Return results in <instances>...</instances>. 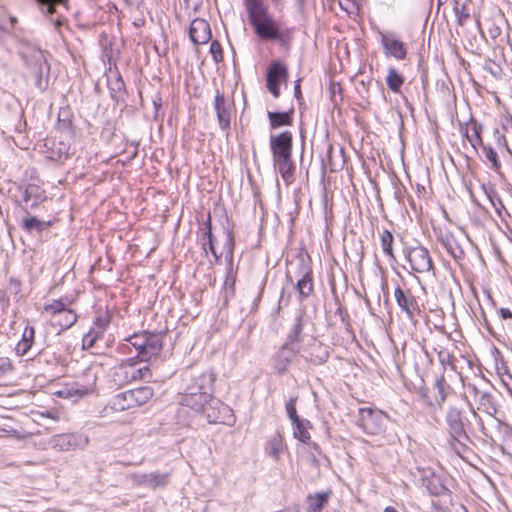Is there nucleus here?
Segmentation results:
<instances>
[{
    "label": "nucleus",
    "mask_w": 512,
    "mask_h": 512,
    "mask_svg": "<svg viewBox=\"0 0 512 512\" xmlns=\"http://www.w3.org/2000/svg\"><path fill=\"white\" fill-rule=\"evenodd\" d=\"M248 21L257 37L265 41H284L292 37V29L282 30L263 0H243Z\"/></svg>",
    "instance_id": "f257e3e1"
},
{
    "label": "nucleus",
    "mask_w": 512,
    "mask_h": 512,
    "mask_svg": "<svg viewBox=\"0 0 512 512\" xmlns=\"http://www.w3.org/2000/svg\"><path fill=\"white\" fill-rule=\"evenodd\" d=\"M269 147L272 154V161L275 169L287 186L295 180L296 166L293 161V134L289 130L278 134H271Z\"/></svg>",
    "instance_id": "f03ea898"
},
{
    "label": "nucleus",
    "mask_w": 512,
    "mask_h": 512,
    "mask_svg": "<svg viewBox=\"0 0 512 512\" xmlns=\"http://www.w3.org/2000/svg\"><path fill=\"white\" fill-rule=\"evenodd\" d=\"M154 394V389L146 385L117 393L104 406L102 414L110 416L114 413L134 411L147 404Z\"/></svg>",
    "instance_id": "7ed1b4c3"
},
{
    "label": "nucleus",
    "mask_w": 512,
    "mask_h": 512,
    "mask_svg": "<svg viewBox=\"0 0 512 512\" xmlns=\"http://www.w3.org/2000/svg\"><path fill=\"white\" fill-rule=\"evenodd\" d=\"M126 341L136 350L135 358L142 362H150L157 358L164 346V337L160 332L140 331L129 336Z\"/></svg>",
    "instance_id": "20e7f679"
},
{
    "label": "nucleus",
    "mask_w": 512,
    "mask_h": 512,
    "mask_svg": "<svg viewBox=\"0 0 512 512\" xmlns=\"http://www.w3.org/2000/svg\"><path fill=\"white\" fill-rule=\"evenodd\" d=\"M141 361L132 357L122 360L112 369V380L118 386L129 385L134 382H150L153 371L149 365L138 367Z\"/></svg>",
    "instance_id": "39448f33"
},
{
    "label": "nucleus",
    "mask_w": 512,
    "mask_h": 512,
    "mask_svg": "<svg viewBox=\"0 0 512 512\" xmlns=\"http://www.w3.org/2000/svg\"><path fill=\"white\" fill-rule=\"evenodd\" d=\"M199 241L202 247V250L206 257L211 253L214 262H219L222 256L229 259V261L233 260L234 248H235V240L233 231L228 229L226 231V241L223 247V251L218 253L215 244H214V236L212 233V221L211 214L208 213L207 219L203 222L202 227L199 229Z\"/></svg>",
    "instance_id": "423d86ee"
},
{
    "label": "nucleus",
    "mask_w": 512,
    "mask_h": 512,
    "mask_svg": "<svg viewBox=\"0 0 512 512\" xmlns=\"http://www.w3.org/2000/svg\"><path fill=\"white\" fill-rule=\"evenodd\" d=\"M42 314L48 316L50 326L58 332L69 329L78 319L77 313L62 300H52L45 303Z\"/></svg>",
    "instance_id": "0eeeda50"
},
{
    "label": "nucleus",
    "mask_w": 512,
    "mask_h": 512,
    "mask_svg": "<svg viewBox=\"0 0 512 512\" xmlns=\"http://www.w3.org/2000/svg\"><path fill=\"white\" fill-rule=\"evenodd\" d=\"M405 258L413 272L418 274H435V266L430 252L424 246L409 247L405 251Z\"/></svg>",
    "instance_id": "6e6552de"
},
{
    "label": "nucleus",
    "mask_w": 512,
    "mask_h": 512,
    "mask_svg": "<svg viewBox=\"0 0 512 512\" xmlns=\"http://www.w3.org/2000/svg\"><path fill=\"white\" fill-rule=\"evenodd\" d=\"M464 415L462 409L450 406L446 412L445 421L450 435L449 443L456 448L457 443H462L467 438L464 426Z\"/></svg>",
    "instance_id": "1a4fd4ad"
},
{
    "label": "nucleus",
    "mask_w": 512,
    "mask_h": 512,
    "mask_svg": "<svg viewBox=\"0 0 512 512\" xmlns=\"http://www.w3.org/2000/svg\"><path fill=\"white\" fill-rule=\"evenodd\" d=\"M46 157L56 163H64L73 156L71 143L61 136L47 137L44 142Z\"/></svg>",
    "instance_id": "9d476101"
},
{
    "label": "nucleus",
    "mask_w": 512,
    "mask_h": 512,
    "mask_svg": "<svg viewBox=\"0 0 512 512\" xmlns=\"http://www.w3.org/2000/svg\"><path fill=\"white\" fill-rule=\"evenodd\" d=\"M214 109L220 129L227 132L230 129L231 120L235 113V104L233 99L226 97L220 90H216Z\"/></svg>",
    "instance_id": "9b49d317"
},
{
    "label": "nucleus",
    "mask_w": 512,
    "mask_h": 512,
    "mask_svg": "<svg viewBox=\"0 0 512 512\" xmlns=\"http://www.w3.org/2000/svg\"><path fill=\"white\" fill-rule=\"evenodd\" d=\"M289 71L281 61H272L266 73V87L274 98L280 96V84L287 82Z\"/></svg>",
    "instance_id": "f8f14e48"
},
{
    "label": "nucleus",
    "mask_w": 512,
    "mask_h": 512,
    "mask_svg": "<svg viewBox=\"0 0 512 512\" xmlns=\"http://www.w3.org/2000/svg\"><path fill=\"white\" fill-rule=\"evenodd\" d=\"M203 412L210 423L230 424L233 420L232 409L217 398L211 397L203 407Z\"/></svg>",
    "instance_id": "ddd939ff"
},
{
    "label": "nucleus",
    "mask_w": 512,
    "mask_h": 512,
    "mask_svg": "<svg viewBox=\"0 0 512 512\" xmlns=\"http://www.w3.org/2000/svg\"><path fill=\"white\" fill-rule=\"evenodd\" d=\"M359 416L362 428L369 434H378L383 429V419L388 417V414L380 409H373L369 407L360 408Z\"/></svg>",
    "instance_id": "4468645a"
},
{
    "label": "nucleus",
    "mask_w": 512,
    "mask_h": 512,
    "mask_svg": "<svg viewBox=\"0 0 512 512\" xmlns=\"http://www.w3.org/2000/svg\"><path fill=\"white\" fill-rule=\"evenodd\" d=\"M394 297L397 305L409 318H413L420 313L417 297L411 289L397 285L394 290Z\"/></svg>",
    "instance_id": "2eb2a0df"
},
{
    "label": "nucleus",
    "mask_w": 512,
    "mask_h": 512,
    "mask_svg": "<svg viewBox=\"0 0 512 512\" xmlns=\"http://www.w3.org/2000/svg\"><path fill=\"white\" fill-rule=\"evenodd\" d=\"M380 43L386 56L398 61L406 59L408 54L407 45L394 34H381Z\"/></svg>",
    "instance_id": "dca6fc26"
},
{
    "label": "nucleus",
    "mask_w": 512,
    "mask_h": 512,
    "mask_svg": "<svg viewBox=\"0 0 512 512\" xmlns=\"http://www.w3.org/2000/svg\"><path fill=\"white\" fill-rule=\"evenodd\" d=\"M434 232L437 241L454 260L464 259L465 253L451 232L442 228H436Z\"/></svg>",
    "instance_id": "f3484780"
},
{
    "label": "nucleus",
    "mask_w": 512,
    "mask_h": 512,
    "mask_svg": "<svg viewBox=\"0 0 512 512\" xmlns=\"http://www.w3.org/2000/svg\"><path fill=\"white\" fill-rule=\"evenodd\" d=\"M189 37L195 45H203L211 40L212 32L208 21L196 18L189 28Z\"/></svg>",
    "instance_id": "a211bd4d"
},
{
    "label": "nucleus",
    "mask_w": 512,
    "mask_h": 512,
    "mask_svg": "<svg viewBox=\"0 0 512 512\" xmlns=\"http://www.w3.org/2000/svg\"><path fill=\"white\" fill-rule=\"evenodd\" d=\"M491 353L495 361V370L512 397V375L509 373L507 362L498 348L493 347Z\"/></svg>",
    "instance_id": "6ab92c4d"
},
{
    "label": "nucleus",
    "mask_w": 512,
    "mask_h": 512,
    "mask_svg": "<svg viewBox=\"0 0 512 512\" xmlns=\"http://www.w3.org/2000/svg\"><path fill=\"white\" fill-rule=\"evenodd\" d=\"M333 491L331 489L310 493L306 497V511L307 512H322L328 505Z\"/></svg>",
    "instance_id": "aec40b11"
},
{
    "label": "nucleus",
    "mask_w": 512,
    "mask_h": 512,
    "mask_svg": "<svg viewBox=\"0 0 512 512\" xmlns=\"http://www.w3.org/2000/svg\"><path fill=\"white\" fill-rule=\"evenodd\" d=\"M287 449L284 437L280 433L271 436L265 444V452L274 460H279L280 455Z\"/></svg>",
    "instance_id": "412c9836"
},
{
    "label": "nucleus",
    "mask_w": 512,
    "mask_h": 512,
    "mask_svg": "<svg viewBox=\"0 0 512 512\" xmlns=\"http://www.w3.org/2000/svg\"><path fill=\"white\" fill-rule=\"evenodd\" d=\"M45 199V191L38 185L29 184L23 190V201L31 202V208H37Z\"/></svg>",
    "instance_id": "4be33fe9"
},
{
    "label": "nucleus",
    "mask_w": 512,
    "mask_h": 512,
    "mask_svg": "<svg viewBox=\"0 0 512 512\" xmlns=\"http://www.w3.org/2000/svg\"><path fill=\"white\" fill-rule=\"evenodd\" d=\"M169 474L168 473H159V472H151L147 474H143L138 483L142 486L157 489L159 487H163L168 483Z\"/></svg>",
    "instance_id": "5701e85b"
},
{
    "label": "nucleus",
    "mask_w": 512,
    "mask_h": 512,
    "mask_svg": "<svg viewBox=\"0 0 512 512\" xmlns=\"http://www.w3.org/2000/svg\"><path fill=\"white\" fill-rule=\"evenodd\" d=\"M35 342V329L33 326L27 325L24 328L23 334L15 347L18 356H24L32 348Z\"/></svg>",
    "instance_id": "b1692460"
},
{
    "label": "nucleus",
    "mask_w": 512,
    "mask_h": 512,
    "mask_svg": "<svg viewBox=\"0 0 512 512\" xmlns=\"http://www.w3.org/2000/svg\"><path fill=\"white\" fill-rule=\"evenodd\" d=\"M294 110L291 109L286 112H271L268 111L267 117L271 129H278L283 126H291L293 124Z\"/></svg>",
    "instance_id": "393cba45"
},
{
    "label": "nucleus",
    "mask_w": 512,
    "mask_h": 512,
    "mask_svg": "<svg viewBox=\"0 0 512 512\" xmlns=\"http://www.w3.org/2000/svg\"><path fill=\"white\" fill-rule=\"evenodd\" d=\"M405 83V76L394 66L387 69L386 85L388 89L395 93H401V88Z\"/></svg>",
    "instance_id": "a878e982"
},
{
    "label": "nucleus",
    "mask_w": 512,
    "mask_h": 512,
    "mask_svg": "<svg viewBox=\"0 0 512 512\" xmlns=\"http://www.w3.org/2000/svg\"><path fill=\"white\" fill-rule=\"evenodd\" d=\"M380 246L384 255L391 262L396 261V255L394 251V235L388 229H384L379 233Z\"/></svg>",
    "instance_id": "bb28decb"
},
{
    "label": "nucleus",
    "mask_w": 512,
    "mask_h": 512,
    "mask_svg": "<svg viewBox=\"0 0 512 512\" xmlns=\"http://www.w3.org/2000/svg\"><path fill=\"white\" fill-rule=\"evenodd\" d=\"M482 131V125L476 120H470L466 125L465 136L475 149L479 146H483Z\"/></svg>",
    "instance_id": "cd10ccee"
},
{
    "label": "nucleus",
    "mask_w": 512,
    "mask_h": 512,
    "mask_svg": "<svg viewBox=\"0 0 512 512\" xmlns=\"http://www.w3.org/2000/svg\"><path fill=\"white\" fill-rule=\"evenodd\" d=\"M296 288L299 293L300 299L307 298L313 293L314 284L313 273L311 269H307V271L303 274L302 278L297 281Z\"/></svg>",
    "instance_id": "c85d7f7f"
},
{
    "label": "nucleus",
    "mask_w": 512,
    "mask_h": 512,
    "mask_svg": "<svg viewBox=\"0 0 512 512\" xmlns=\"http://www.w3.org/2000/svg\"><path fill=\"white\" fill-rule=\"evenodd\" d=\"M53 394L60 398L76 401L86 395L87 390L84 388H78L74 384H66L63 385L60 389L56 390Z\"/></svg>",
    "instance_id": "c756f323"
},
{
    "label": "nucleus",
    "mask_w": 512,
    "mask_h": 512,
    "mask_svg": "<svg viewBox=\"0 0 512 512\" xmlns=\"http://www.w3.org/2000/svg\"><path fill=\"white\" fill-rule=\"evenodd\" d=\"M294 425V437L297 438L300 442L308 444L311 440V435L309 433V429L311 428V424L308 420L293 421Z\"/></svg>",
    "instance_id": "7c9ffc66"
},
{
    "label": "nucleus",
    "mask_w": 512,
    "mask_h": 512,
    "mask_svg": "<svg viewBox=\"0 0 512 512\" xmlns=\"http://www.w3.org/2000/svg\"><path fill=\"white\" fill-rule=\"evenodd\" d=\"M51 225L52 221L45 222L34 216L26 217L22 221V228L27 232L37 231L40 233Z\"/></svg>",
    "instance_id": "2f4dec72"
},
{
    "label": "nucleus",
    "mask_w": 512,
    "mask_h": 512,
    "mask_svg": "<svg viewBox=\"0 0 512 512\" xmlns=\"http://www.w3.org/2000/svg\"><path fill=\"white\" fill-rule=\"evenodd\" d=\"M106 329V323L99 325V328H91L82 339V346L84 349H90L94 346L95 342L101 338Z\"/></svg>",
    "instance_id": "473e14b6"
},
{
    "label": "nucleus",
    "mask_w": 512,
    "mask_h": 512,
    "mask_svg": "<svg viewBox=\"0 0 512 512\" xmlns=\"http://www.w3.org/2000/svg\"><path fill=\"white\" fill-rule=\"evenodd\" d=\"M435 387L437 388L438 390V393H439V398L437 400V406L439 408L442 407V405L444 404V402L446 401L447 399V382H446V379L444 377V375H441L439 377L436 378L435 380Z\"/></svg>",
    "instance_id": "72a5a7b5"
},
{
    "label": "nucleus",
    "mask_w": 512,
    "mask_h": 512,
    "mask_svg": "<svg viewBox=\"0 0 512 512\" xmlns=\"http://www.w3.org/2000/svg\"><path fill=\"white\" fill-rule=\"evenodd\" d=\"M453 11L455 13L457 22L462 25L469 19L468 8L465 4L460 3L459 1H454Z\"/></svg>",
    "instance_id": "f704fd0d"
},
{
    "label": "nucleus",
    "mask_w": 512,
    "mask_h": 512,
    "mask_svg": "<svg viewBox=\"0 0 512 512\" xmlns=\"http://www.w3.org/2000/svg\"><path fill=\"white\" fill-rule=\"evenodd\" d=\"M486 159L491 163V168L495 171L500 170L501 162L499 161L496 151L490 146H481Z\"/></svg>",
    "instance_id": "c9c22d12"
},
{
    "label": "nucleus",
    "mask_w": 512,
    "mask_h": 512,
    "mask_svg": "<svg viewBox=\"0 0 512 512\" xmlns=\"http://www.w3.org/2000/svg\"><path fill=\"white\" fill-rule=\"evenodd\" d=\"M236 280H237V274L233 270L232 261H230V265H229V268L227 270L226 277L224 280V286H225V288L229 289L231 295L235 294Z\"/></svg>",
    "instance_id": "e433bc0d"
},
{
    "label": "nucleus",
    "mask_w": 512,
    "mask_h": 512,
    "mask_svg": "<svg viewBox=\"0 0 512 512\" xmlns=\"http://www.w3.org/2000/svg\"><path fill=\"white\" fill-rule=\"evenodd\" d=\"M296 402H297V396H294V397H291L286 402V405H285L287 415H288L289 419L291 420V422L298 421V419H300L297 414Z\"/></svg>",
    "instance_id": "4c0bfd02"
},
{
    "label": "nucleus",
    "mask_w": 512,
    "mask_h": 512,
    "mask_svg": "<svg viewBox=\"0 0 512 512\" xmlns=\"http://www.w3.org/2000/svg\"><path fill=\"white\" fill-rule=\"evenodd\" d=\"M210 53H211V55L213 57V60L216 63H220V62L223 61V59H224L223 49H222V46L219 43V41L214 40V41L211 42V44H210Z\"/></svg>",
    "instance_id": "58836bf2"
},
{
    "label": "nucleus",
    "mask_w": 512,
    "mask_h": 512,
    "mask_svg": "<svg viewBox=\"0 0 512 512\" xmlns=\"http://www.w3.org/2000/svg\"><path fill=\"white\" fill-rule=\"evenodd\" d=\"M14 365L9 357L0 356V376H6L12 373Z\"/></svg>",
    "instance_id": "ea45409f"
},
{
    "label": "nucleus",
    "mask_w": 512,
    "mask_h": 512,
    "mask_svg": "<svg viewBox=\"0 0 512 512\" xmlns=\"http://www.w3.org/2000/svg\"><path fill=\"white\" fill-rule=\"evenodd\" d=\"M498 314L502 320L512 319V311L509 308H500L498 309Z\"/></svg>",
    "instance_id": "a19ab883"
},
{
    "label": "nucleus",
    "mask_w": 512,
    "mask_h": 512,
    "mask_svg": "<svg viewBox=\"0 0 512 512\" xmlns=\"http://www.w3.org/2000/svg\"><path fill=\"white\" fill-rule=\"evenodd\" d=\"M329 89H330L333 97L336 95V93L341 94V92H342V86L340 83H337V82H331Z\"/></svg>",
    "instance_id": "79ce46f5"
},
{
    "label": "nucleus",
    "mask_w": 512,
    "mask_h": 512,
    "mask_svg": "<svg viewBox=\"0 0 512 512\" xmlns=\"http://www.w3.org/2000/svg\"><path fill=\"white\" fill-rule=\"evenodd\" d=\"M294 95L298 100L302 99V92H301V79L296 80L294 85Z\"/></svg>",
    "instance_id": "37998d69"
},
{
    "label": "nucleus",
    "mask_w": 512,
    "mask_h": 512,
    "mask_svg": "<svg viewBox=\"0 0 512 512\" xmlns=\"http://www.w3.org/2000/svg\"><path fill=\"white\" fill-rule=\"evenodd\" d=\"M491 400V395L487 393H481L480 395V404L485 405V403H489Z\"/></svg>",
    "instance_id": "c03bdc74"
},
{
    "label": "nucleus",
    "mask_w": 512,
    "mask_h": 512,
    "mask_svg": "<svg viewBox=\"0 0 512 512\" xmlns=\"http://www.w3.org/2000/svg\"><path fill=\"white\" fill-rule=\"evenodd\" d=\"M59 126L60 127H64V128H73V124H72V121L71 120H64V121H61L59 120Z\"/></svg>",
    "instance_id": "a18cd8bd"
},
{
    "label": "nucleus",
    "mask_w": 512,
    "mask_h": 512,
    "mask_svg": "<svg viewBox=\"0 0 512 512\" xmlns=\"http://www.w3.org/2000/svg\"><path fill=\"white\" fill-rule=\"evenodd\" d=\"M103 323H106V326L108 325V321L105 320V319H102L101 317H98L95 322H94V327L93 328H99V325L103 324Z\"/></svg>",
    "instance_id": "49530a36"
},
{
    "label": "nucleus",
    "mask_w": 512,
    "mask_h": 512,
    "mask_svg": "<svg viewBox=\"0 0 512 512\" xmlns=\"http://www.w3.org/2000/svg\"><path fill=\"white\" fill-rule=\"evenodd\" d=\"M417 192L419 195H421V194L425 195L426 189L423 185L417 184Z\"/></svg>",
    "instance_id": "de8ad7c7"
},
{
    "label": "nucleus",
    "mask_w": 512,
    "mask_h": 512,
    "mask_svg": "<svg viewBox=\"0 0 512 512\" xmlns=\"http://www.w3.org/2000/svg\"><path fill=\"white\" fill-rule=\"evenodd\" d=\"M38 1L41 3L54 4V3H61L63 0H38Z\"/></svg>",
    "instance_id": "09e8293b"
},
{
    "label": "nucleus",
    "mask_w": 512,
    "mask_h": 512,
    "mask_svg": "<svg viewBox=\"0 0 512 512\" xmlns=\"http://www.w3.org/2000/svg\"><path fill=\"white\" fill-rule=\"evenodd\" d=\"M47 416H48V417H50V418H52V419H54V420H58V414H57V412H53V413H52V412H48V413H47Z\"/></svg>",
    "instance_id": "8fccbe9b"
},
{
    "label": "nucleus",
    "mask_w": 512,
    "mask_h": 512,
    "mask_svg": "<svg viewBox=\"0 0 512 512\" xmlns=\"http://www.w3.org/2000/svg\"><path fill=\"white\" fill-rule=\"evenodd\" d=\"M384 512H399L398 510H396L394 507L392 506H389V507H386L384 509Z\"/></svg>",
    "instance_id": "3c124183"
},
{
    "label": "nucleus",
    "mask_w": 512,
    "mask_h": 512,
    "mask_svg": "<svg viewBox=\"0 0 512 512\" xmlns=\"http://www.w3.org/2000/svg\"><path fill=\"white\" fill-rule=\"evenodd\" d=\"M421 396H422L423 398H424V397H427L426 390H425V391H422Z\"/></svg>",
    "instance_id": "603ef678"
},
{
    "label": "nucleus",
    "mask_w": 512,
    "mask_h": 512,
    "mask_svg": "<svg viewBox=\"0 0 512 512\" xmlns=\"http://www.w3.org/2000/svg\"><path fill=\"white\" fill-rule=\"evenodd\" d=\"M49 12H50V13H52V12H53V7H52V6H50V7H49Z\"/></svg>",
    "instance_id": "864d4df0"
}]
</instances>
